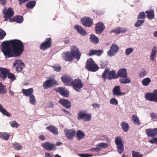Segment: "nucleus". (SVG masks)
I'll return each mask as SVG.
<instances>
[{"label": "nucleus", "mask_w": 157, "mask_h": 157, "mask_svg": "<svg viewBox=\"0 0 157 157\" xmlns=\"http://www.w3.org/2000/svg\"><path fill=\"white\" fill-rule=\"evenodd\" d=\"M91 118V115L87 113L83 110H81L78 113L77 119L78 120H82L84 121H90Z\"/></svg>", "instance_id": "20e7f679"}, {"label": "nucleus", "mask_w": 157, "mask_h": 157, "mask_svg": "<svg viewBox=\"0 0 157 157\" xmlns=\"http://www.w3.org/2000/svg\"><path fill=\"white\" fill-rule=\"evenodd\" d=\"M145 13L146 14L147 18L150 20H151L154 17V11L153 9H150L145 11Z\"/></svg>", "instance_id": "7c9ffc66"}, {"label": "nucleus", "mask_w": 157, "mask_h": 157, "mask_svg": "<svg viewBox=\"0 0 157 157\" xmlns=\"http://www.w3.org/2000/svg\"><path fill=\"white\" fill-rule=\"evenodd\" d=\"M118 78V77L122 78H126L127 77V72L125 68H122L118 70L117 72Z\"/></svg>", "instance_id": "412c9836"}, {"label": "nucleus", "mask_w": 157, "mask_h": 157, "mask_svg": "<svg viewBox=\"0 0 157 157\" xmlns=\"http://www.w3.org/2000/svg\"><path fill=\"white\" fill-rule=\"evenodd\" d=\"M90 38L91 42L95 44H97L99 42L98 38L94 35H91Z\"/></svg>", "instance_id": "4c0bfd02"}, {"label": "nucleus", "mask_w": 157, "mask_h": 157, "mask_svg": "<svg viewBox=\"0 0 157 157\" xmlns=\"http://www.w3.org/2000/svg\"><path fill=\"white\" fill-rule=\"evenodd\" d=\"M13 66H15L16 70L18 71H21L25 67L24 63L20 60H16L13 63Z\"/></svg>", "instance_id": "f3484780"}, {"label": "nucleus", "mask_w": 157, "mask_h": 157, "mask_svg": "<svg viewBox=\"0 0 157 157\" xmlns=\"http://www.w3.org/2000/svg\"><path fill=\"white\" fill-rule=\"evenodd\" d=\"M101 150V148H100V147H99L98 146V145H96V147L91 148L90 150V151H94L97 152H99Z\"/></svg>", "instance_id": "4d7b16f0"}, {"label": "nucleus", "mask_w": 157, "mask_h": 157, "mask_svg": "<svg viewBox=\"0 0 157 157\" xmlns=\"http://www.w3.org/2000/svg\"><path fill=\"white\" fill-rule=\"evenodd\" d=\"M145 20L142 19H138V20L136 22L135 24V26L136 27H139L141 26L144 23Z\"/></svg>", "instance_id": "a18cd8bd"}, {"label": "nucleus", "mask_w": 157, "mask_h": 157, "mask_svg": "<svg viewBox=\"0 0 157 157\" xmlns=\"http://www.w3.org/2000/svg\"><path fill=\"white\" fill-rule=\"evenodd\" d=\"M54 104L51 101H50L46 104V106L47 108H53Z\"/></svg>", "instance_id": "680f3d73"}, {"label": "nucleus", "mask_w": 157, "mask_h": 157, "mask_svg": "<svg viewBox=\"0 0 157 157\" xmlns=\"http://www.w3.org/2000/svg\"><path fill=\"white\" fill-rule=\"evenodd\" d=\"M118 78L117 74H116L115 71L112 70L109 72L107 78L109 80L112 79H115Z\"/></svg>", "instance_id": "cd10ccee"}, {"label": "nucleus", "mask_w": 157, "mask_h": 157, "mask_svg": "<svg viewBox=\"0 0 157 157\" xmlns=\"http://www.w3.org/2000/svg\"><path fill=\"white\" fill-rule=\"evenodd\" d=\"M52 45V39L51 37L46 38L40 46V48L42 50H45L50 48Z\"/></svg>", "instance_id": "6e6552de"}, {"label": "nucleus", "mask_w": 157, "mask_h": 157, "mask_svg": "<svg viewBox=\"0 0 157 157\" xmlns=\"http://www.w3.org/2000/svg\"><path fill=\"white\" fill-rule=\"evenodd\" d=\"M113 94L114 96H120L123 95L124 93H121V89L120 86H115L113 90Z\"/></svg>", "instance_id": "a878e982"}, {"label": "nucleus", "mask_w": 157, "mask_h": 157, "mask_svg": "<svg viewBox=\"0 0 157 157\" xmlns=\"http://www.w3.org/2000/svg\"><path fill=\"white\" fill-rule=\"evenodd\" d=\"M115 142L117 145L118 152L120 154L123 152L124 148L122 143V139L121 137L120 136L116 137Z\"/></svg>", "instance_id": "423d86ee"}, {"label": "nucleus", "mask_w": 157, "mask_h": 157, "mask_svg": "<svg viewBox=\"0 0 157 157\" xmlns=\"http://www.w3.org/2000/svg\"><path fill=\"white\" fill-rule=\"evenodd\" d=\"M103 52V51L101 50L91 49L89 51L88 55L91 56L93 55H96L98 56H100Z\"/></svg>", "instance_id": "bb28decb"}, {"label": "nucleus", "mask_w": 157, "mask_h": 157, "mask_svg": "<svg viewBox=\"0 0 157 157\" xmlns=\"http://www.w3.org/2000/svg\"><path fill=\"white\" fill-rule=\"evenodd\" d=\"M41 146L45 149L48 151L53 150L54 149H56V148L55 144H52L49 142L42 143Z\"/></svg>", "instance_id": "2eb2a0df"}, {"label": "nucleus", "mask_w": 157, "mask_h": 157, "mask_svg": "<svg viewBox=\"0 0 157 157\" xmlns=\"http://www.w3.org/2000/svg\"><path fill=\"white\" fill-rule=\"evenodd\" d=\"M150 117L152 119H157V114L152 113L150 114Z\"/></svg>", "instance_id": "0e129e2a"}, {"label": "nucleus", "mask_w": 157, "mask_h": 157, "mask_svg": "<svg viewBox=\"0 0 157 157\" xmlns=\"http://www.w3.org/2000/svg\"><path fill=\"white\" fill-rule=\"evenodd\" d=\"M157 52V49L155 47H153L152 49V52L150 56V59L152 61H154L156 54Z\"/></svg>", "instance_id": "e433bc0d"}, {"label": "nucleus", "mask_w": 157, "mask_h": 157, "mask_svg": "<svg viewBox=\"0 0 157 157\" xmlns=\"http://www.w3.org/2000/svg\"><path fill=\"white\" fill-rule=\"evenodd\" d=\"M53 70L57 72H59L61 70V67L59 65H54V66H52Z\"/></svg>", "instance_id": "864d4df0"}, {"label": "nucleus", "mask_w": 157, "mask_h": 157, "mask_svg": "<svg viewBox=\"0 0 157 157\" xmlns=\"http://www.w3.org/2000/svg\"><path fill=\"white\" fill-rule=\"evenodd\" d=\"M98 146L100 148H107L108 147V144L104 143H100L98 144Z\"/></svg>", "instance_id": "13d9d810"}, {"label": "nucleus", "mask_w": 157, "mask_h": 157, "mask_svg": "<svg viewBox=\"0 0 157 157\" xmlns=\"http://www.w3.org/2000/svg\"><path fill=\"white\" fill-rule=\"evenodd\" d=\"M19 2V4L21 5L23 3H25L27 1V0H18Z\"/></svg>", "instance_id": "774afa93"}, {"label": "nucleus", "mask_w": 157, "mask_h": 157, "mask_svg": "<svg viewBox=\"0 0 157 157\" xmlns=\"http://www.w3.org/2000/svg\"><path fill=\"white\" fill-rule=\"evenodd\" d=\"M13 147L17 150H21L22 149V147L19 143L14 142L13 144Z\"/></svg>", "instance_id": "49530a36"}, {"label": "nucleus", "mask_w": 157, "mask_h": 157, "mask_svg": "<svg viewBox=\"0 0 157 157\" xmlns=\"http://www.w3.org/2000/svg\"><path fill=\"white\" fill-rule=\"evenodd\" d=\"M0 71L1 74V78L3 80L6 78L7 74L9 72H10L9 70L3 67H0Z\"/></svg>", "instance_id": "b1692460"}, {"label": "nucleus", "mask_w": 157, "mask_h": 157, "mask_svg": "<svg viewBox=\"0 0 157 157\" xmlns=\"http://www.w3.org/2000/svg\"><path fill=\"white\" fill-rule=\"evenodd\" d=\"M0 112L2 113L3 115L8 117H10L11 114L5 109L3 108L2 106L0 105Z\"/></svg>", "instance_id": "58836bf2"}, {"label": "nucleus", "mask_w": 157, "mask_h": 157, "mask_svg": "<svg viewBox=\"0 0 157 157\" xmlns=\"http://www.w3.org/2000/svg\"><path fill=\"white\" fill-rule=\"evenodd\" d=\"M132 157H143V155L138 152L132 151Z\"/></svg>", "instance_id": "de8ad7c7"}, {"label": "nucleus", "mask_w": 157, "mask_h": 157, "mask_svg": "<svg viewBox=\"0 0 157 157\" xmlns=\"http://www.w3.org/2000/svg\"><path fill=\"white\" fill-rule=\"evenodd\" d=\"M144 98L148 101L157 102V89L154 90L152 92L146 93Z\"/></svg>", "instance_id": "7ed1b4c3"}, {"label": "nucleus", "mask_w": 157, "mask_h": 157, "mask_svg": "<svg viewBox=\"0 0 157 157\" xmlns=\"http://www.w3.org/2000/svg\"><path fill=\"white\" fill-rule=\"evenodd\" d=\"M105 27L103 23L98 22L96 25L95 31L96 33L99 34L101 33L105 29Z\"/></svg>", "instance_id": "dca6fc26"}, {"label": "nucleus", "mask_w": 157, "mask_h": 157, "mask_svg": "<svg viewBox=\"0 0 157 157\" xmlns=\"http://www.w3.org/2000/svg\"><path fill=\"white\" fill-rule=\"evenodd\" d=\"M3 13L4 14L5 21H7L9 19L13 17L14 14V12L13 9L11 7L9 8L6 10V8L3 10Z\"/></svg>", "instance_id": "0eeeda50"}, {"label": "nucleus", "mask_w": 157, "mask_h": 157, "mask_svg": "<svg viewBox=\"0 0 157 157\" xmlns=\"http://www.w3.org/2000/svg\"><path fill=\"white\" fill-rule=\"evenodd\" d=\"M132 120L135 124L139 125L140 124L139 118L136 115H132Z\"/></svg>", "instance_id": "f704fd0d"}, {"label": "nucleus", "mask_w": 157, "mask_h": 157, "mask_svg": "<svg viewBox=\"0 0 157 157\" xmlns=\"http://www.w3.org/2000/svg\"><path fill=\"white\" fill-rule=\"evenodd\" d=\"M71 85L76 91L79 92L80 89L83 87V84L80 79L77 78L72 81Z\"/></svg>", "instance_id": "39448f33"}, {"label": "nucleus", "mask_w": 157, "mask_h": 157, "mask_svg": "<svg viewBox=\"0 0 157 157\" xmlns=\"http://www.w3.org/2000/svg\"><path fill=\"white\" fill-rule=\"evenodd\" d=\"M46 129L48 130L50 132L55 135L58 134V129L54 125H51L46 128Z\"/></svg>", "instance_id": "c85d7f7f"}, {"label": "nucleus", "mask_w": 157, "mask_h": 157, "mask_svg": "<svg viewBox=\"0 0 157 157\" xmlns=\"http://www.w3.org/2000/svg\"><path fill=\"white\" fill-rule=\"evenodd\" d=\"M58 84L56 81L53 79L47 80L43 82V86L44 89H47L53 86Z\"/></svg>", "instance_id": "1a4fd4ad"}, {"label": "nucleus", "mask_w": 157, "mask_h": 157, "mask_svg": "<svg viewBox=\"0 0 157 157\" xmlns=\"http://www.w3.org/2000/svg\"><path fill=\"white\" fill-rule=\"evenodd\" d=\"M7 92V89L6 86L1 82H0V94L4 95Z\"/></svg>", "instance_id": "ea45409f"}, {"label": "nucleus", "mask_w": 157, "mask_h": 157, "mask_svg": "<svg viewBox=\"0 0 157 157\" xmlns=\"http://www.w3.org/2000/svg\"><path fill=\"white\" fill-rule=\"evenodd\" d=\"M109 68H106L103 73L102 74V77L103 78L104 80V81H105L106 79L107 78V76L108 74L109 71Z\"/></svg>", "instance_id": "c03bdc74"}, {"label": "nucleus", "mask_w": 157, "mask_h": 157, "mask_svg": "<svg viewBox=\"0 0 157 157\" xmlns=\"http://www.w3.org/2000/svg\"><path fill=\"white\" fill-rule=\"evenodd\" d=\"M85 67L88 71L92 72L96 71L99 69L98 67L91 58H90L87 60Z\"/></svg>", "instance_id": "f03ea898"}, {"label": "nucleus", "mask_w": 157, "mask_h": 157, "mask_svg": "<svg viewBox=\"0 0 157 157\" xmlns=\"http://www.w3.org/2000/svg\"><path fill=\"white\" fill-rule=\"evenodd\" d=\"M23 21V17L20 15L15 16L12 19H10L11 22L14 21L18 23H22Z\"/></svg>", "instance_id": "c756f323"}, {"label": "nucleus", "mask_w": 157, "mask_h": 157, "mask_svg": "<svg viewBox=\"0 0 157 157\" xmlns=\"http://www.w3.org/2000/svg\"><path fill=\"white\" fill-rule=\"evenodd\" d=\"M121 126L123 130L125 132L128 131L129 129V126L128 123L124 121L122 122Z\"/></svg>", "instance_id": "c9c22d12"}, {"label": "nucleus", "mask_w": 157, "mask_h": 157, "mask_svg": "<svg viewBox=\"0 0 157 157\" xmlns=\"http://www.w3.org/2000/svg\"><path fill=\"white\" fill-rule=\"evenodd\" d=\"M36 2L34 1H31L26 3V7L28 8H32L35 5Z\"/></svg>", "instance_id": "a19ab883"}, {"label": "nucleus", "mask_w": 157, "mask_h": 157, "mask_svg": "<svg viewBox=\"0 0 157 157\" xmlns=\"http://www.w3.org/2000/svg\"><path fill=\"white\" fill-rule=\"evenodd\" d=\"M56 91L58 92L61 95L65 97H68L69 96L68 92L67 89L65 88L59 87L56 89Z\"/></svg>", "instance_id": "6ab92c4d"}, {"label": "nucleus", "mask_w": 157, "mask_h": 157, "mask_svg": "<svg viewBox=\"0 0 157 157\" xmlns=\"http://www.w3.org/2000/svg\"><path fill=\"white\" fill-rule=\"evenodd\" d=\"M59 102L67 109H70L71 107V103L67 99H61L59 100Z\"/></svg>", "instance_id": "5701e85b"}, {"label": "nucleus", "mask_w": 157, "mask_h": 157, "mask_svg": "<svg viewBox=\"0 0 157 157\" xmlns=\"http://www.w3.org/2000/svg\"><path fill=\"white\" fill-rule=\"evenodd\" d=\"M82 25L85 27H90L93 23V19L88 17H84L81 19Z\"/></svg>", "instance_id": "9d476101"}, {"label": "nucleus", "mask_w": 157, "mask_h": 157, "mask_svg": "<svg viewBox=\"0 0 157 157\" xmlns=\"http://www.w3.org/2000/svg\"><path fill=\"white\" fill-rule=\"evenodd\" d=\"M7 77L13 81H14L16 79V78L14 75L13 73H10V72H9L7 74Z\"/></svg>", "instance_id": "09e8293b"}, {"label": "nucleus", "mask_w": 157, "mask_h": 157, "mask_svg": "<svg viewBox=\"0 0 157 157\" xmlns=\"http://www.w3.org/2000/svg\"><path fill=\"white\" fill-rule=\"evenodd\" d=\"M64 132L66 138L68 140H72L75 134L76 131L75 129H65Z\"/></svg>", "instance_id": "4468645a"}, {"label": "nucleus", "mask_w": 157, "mask_h": 157, "mask_svg": "<svg viewBox=\"0 0 157 157\" xmlns=\"http://www.w3.org/2000/svg\"><path fill=\"white\" fill-rule=\"evenodd\" d=\"M63 59L66 61L71 62L75 58L70 51L63 52L62 54Z\"/></svg>", "instance_id": "f8f14e48"}, {"label": "nucleus", "mask_w": 157, "mask_h": 157, "mask_svg": "<svg viewBox=\"0 0 157 157\" xmlns=\"http://www.w3.org/2000/svg\"><path fill=\"white\" fill-rule=\"evenodd\" d=\"M147 74V72L144 70H143L140 72V74L139 75V77L140 78H142L145 76Z\"/></svg>", "instance_id": "69168bd1"}, {"label": "nucleus", "mask_w": 157, "mask_h": 157, "mask_svg": "<svg viewBox=\"0 0 157 157\" xmlns=\"http://www.w3.org/2000/svg\"><path fill=\"white\" fill-rule=\"evenodd\" d=\"M119 47L115 44H113L111 46L110 49L107 52L108 55L112 57L114 56L119 51Z\"/></svg>", "instance_id": "9b49d317"}, {"label": "nucleus", "mask_w": 157, "mask_h": 157, "mask_svg": "<svg viewBox=\"0 0 157 157\" xmlns=\"http://www.w3.org/2000/svg\"><path fill=\"white\" fill-rule=\"evenodd\" d=\"M100 65L101 68H104L107 66L108 64L106 61H101L100 62Z\"/></svg>", "instance_id": "bf43d9fd"}, {"label": "nucleus", "mask_w": 157, "mask_h": 157, "mask_svg": "<svg viewBox=\"0 0 157 157\" xmlns=\"http://www.w3.org/2000/svg\"><path fill=\"white\" fill-rule=\"evenodd\" d=\"M33 89L32 88L27 89H23L22 90V92L23 94L27 97L30 96V95H33Z\"/></svg>", "instance_id": "2f4dec72"}, {"label": "nucleus", "mask_w": 157, "mask_h": 157, "mask_svg": "<svg viewBox=\"0 0 157 157\" xmlns=\"http://www.w3.org/2000/svg\"><path fill=\"white\" fill-rule=\"evenodd\" d=\"M1 46V51L6 59L18 57L24 50L23 43L18 40L5 41L2 43Z\"/></svg>", "instance_id": "f257e3e1"}, {"label": "nucleus", "mask_w": 157, "mask_h": 157, "mask_svg": "<svg viewBox=\"0 0 157 157\" xmlns=\"http://www.w3.org/2000/svg\"><path fill=\"white\" fill-rule=\"evenodd\" d=\"M76 135L78 140H80L81 139L84 138L85 137L84 133L80 130L77 131Z\"/></svg>", "instance_id": "72a5a7b5"}, {"label": "nucleus", "mask_w": 157, "mask_h": 157, "mask_svg": "<svg viewBox=\"0 0 157 157\" xmlns=\"http://www.w3.org/2000/svg\"><path fill=\"white\" fill-rule=\"evenodd\" d=\"M127 30V29L126 28L118 27L115 29L111 30L110 33H114L116 35H118L121 33H125Z\"/></svg>", "instance_id": "4be33fe9"}, {"label": "nucleus", "mask_w": 157, "mask_h": 157, "mask_svg": "<svg viewBox=\"0 0 157 157\" xmlns=\"http://www.w3.org/2000/svg\"><path fill=\"white\" fill-rule=\"evenodd\" d=\"M10 135L6 132H0V138L5 140H7Z\"/></svg>", "instance_id": "473e14b6"}, {"label": "nucleus", "mask_w": 157, "mask_h": 157, "mask_svg": "<svg viewBox=\"0 0 157 157\" xmlns=\"http://www.w3.org/2000/svg\"><path fill=\"white\" fill-rule=\"evenodd\" d=\"M147 136L149 137H153L157 134V128L153 129L147 128L145 130Z\"/></svg>", "instance_id": "aec40b11"}, {"label": "nucleus", "mask_w": 157, "mask_h": 157, "mask_svg": "<svg viewBox=\"0 0 157 157\" xmlns=\"http://www.w3.org/2000/svg\"><path fill=\"white\" fill-rule=\"evenodd\" d=\"M146 15L145 13L144 12H141L138 14L137 17L138 19H143L146 17Z\"/></svg>", "instance_id": "3c124183"}, {"label": "nucleus", "mask_w": 157, "mask_h": 157, "mask_svg": "<svg viewBox=\"0 0 157 157\" xmlns=\"http://www.w3.org/2000/svg\"><path fill=\"white\" fill-rule=\"evenodd\" d=\"M6 35V32L0 28V40L3 39Z\"/></svg>", "instance_id": "8fccbe9b"}, {"label": "nucleus", "mask_w": 157, "mask_h": 157, "mask_svg": "<svg viewBox=\"0 0 157 157\" xmlns=\"http://www.w3.org/2000/svg\"><path fill=\"white\" fill-rule=\"evenodd\" d=\"M70 52L76 59H79L80 58L81 54L78 49L76 46L72 45L71 46Z\"/></svg>", "instance_id": "ddd939ff"}, {"label": "nucleus", "mask_w": 157, "mask_h": 157, "mask_svg": "<svg viewBox=\"0 0 157 157\" xmlns=\"http://www.w3.org/2000/svg\"><path fill=\"white\" fill-rule=\"evenodd\" d=\"M10 124L12 127L14 128H18L20 125L18 124L15 121H13L10 122Z\"/></svg>", "instance_id": "5fc2aeb1"}, {"label": "nucleus", "mask_w": 157, "mask_h": 157, "mask_svg": "<svg viewBox=\"0 0 157 157\" xmlns=\"http://www.w3.org/2000/svg\"><path fill=\"white\" fill-rule=\"evenodd\" d=\"M61 80L63 84L66 86H70L71 84L72 79L71 77L67 76L64 75L61 77Z\"/></svg>", "instance_id": "a211bd4d"}, {"label": "nucleus", "mask_w": 157, "mask_h": 157, "mask_svg": "<svg viewBox=\"0 0 157 157\" xmlns=\"http://www.w3.org/2000/svg\"><path fill=\"white\" fill-rule=\"evenodd\" d=\"M119 80L120 82L123 84L128 83L131 82L130 79L127 77L126 78H122L120 79Z\"/></svg>", "instance_id": "37998d69"}, {"label": "nucleus", "mask_w": 157, "mask_h": 157, "mask_svg": "<svg viewBox=\"0 0 157 157\" xmlns=\"http://www.w3.org/2000/svg\"><path fill=\"white\" fill-rule=\"evenodd\" d=\"M151 82V79L149 78H146L142 80V83L144 86H147L149 85Z\"/></svg>", "instance_id": "79ce46f5"}, {"label": "nucleus", "mask_w": 157, "mask_h": 157, "mask_svg": "<svg viewBox=\"0 0 157 157\" xmlns=\"http://www.w3.org/2000/svg\"><path fill=\"white\" fill-rule=\"evenodd\" d=\"M110 103L112 105H117L118 104V102L117 100L115 98H112L110 100Z\"/></svg>", "instance_id": "052dcab7"}, {"label": "nucleus", "mask_w": 157, "mask_h": 157, "mask_svg": "<svg viewBox=\"0 0 157 157\" xmlns=\"http://www.w3.org/2000/svg\"><path fill=\"white\" fill-rule=\"evenodd\" d=\"M133 51V49L132 48H128L126 49L125 52V54L126 56L129 55Z\"/></svg>", "instance_id": "6e6d98bb"}, {"label": "nucleus", "mask_w": 157, "mask_h": 157, "mask_svg": "<svg viewBox=\"0 0 157 157\" xmlns=\"http://www.w3.org/2000/svg\"><path fill=\"white\" fill-rule=\"evenodd\" d=\"M79 155L81 157H89L92 156V155L88 154H79Z\"/></svg>", "instance_id": "338daca9"}, {"label": "nucleus", "mask_w": 157, "mask_h": 157, "mask_svg": "<svg viewBox=\"0 0 157 157\" xmlns=\"http://www.w3.org/2000/svg\"><path fill=\"white\" fill-rule=\"evenodd\" d=\"M30 101L32 105H35L36 103L35 98L33 95H30L29 97Z\"/></svg>", "instance_id": "603ef678"}, {"label": "nucleus", "mask_w": 157, "mask_h": 157, "mask_svg": "<svg viewBox=\"0 0 157 157\" xmlns=\"http://www.w3.org/2000/svg\"><path fill=\"white\" fill-rule=\"evenodd\" d=\"M149 142L151 144H157V137L154 138L151 140H149Z\"/></svg>", "instance_id": "e2e57ef3"}, {"label": "nucleus", "mask_w": 157, "mask_h": 157, "mask_svg": "<svg viewBox=\"0 0 157 157\" xmlns=\"http://www.w3.org/2000/svg\"><path fill=\"white\" fill-rule=\"evenodd\" d=\"M74 28L81 35L84 36L87 34L86 31L82 27L77 25L75 26Z\"/></svg>", "instance_id": "393cba45"}]
</instances>
